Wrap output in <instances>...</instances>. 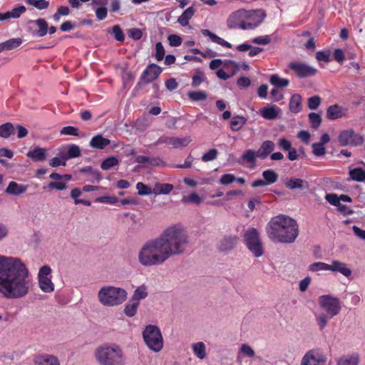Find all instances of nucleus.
<instances>
[{
  "label": "nucleus",
  "instance_id": "nucleus-1",
  "mask_svg": "<svg viewBox=\"0 0 365 365\" xmlns=\"http://www.w3.org/2000/svg\"><path fill=\"white\" fill-rule=\"evenodd\" d=\"M31 284L29 269L20 259L0 255V293L4 297H24Z\"/></svg>",
  "mask_w": 365,
  "mask_h": 365
},
{
  "label": "nucleus",
  "instance_id": "nucleus-2",
  "mask_svg": "<svg viewBox=\"0 0 365 365\" xmlns=\"http://www.w3.org/2000/svg\"><path fill=\"white\" fill-rule=\"evenodd\" d=\"M267 232L272 241L281 243H292L299 235L297 222L284 215H279L271 219L267 225Z\"/></svg>",
  "mask_w": 365,
  "mask_h": 365
},
{
  "label": "nucleus",
  "instance_id": "nucleus-3",
  "mask_svg": "<svg viewBox=\"0 0 365 365\" xmlns=\"http://www.w3.org/2000/svg\"><path fill=\"white\" fill-rule=\"evenodd\" d=\"M158 237L170 257L183 253L188 245V237L180 225L167 227Z\"/></svg>",
  "mask_w": 365,
  "mask_h": 365
},
{
  "label": "nucleus",
  "instance_id": "nucleus-4",
  "mask_svg": "<svg viewBox=\"0 0 365 365\" xmlns=\"http://www.w3.org/2000/svg\"><path fill=\"white\" fill-rule=\"evenodd\" d=\"M169 258L168 254L158 237L146 242L138 255L139 263L144 267L162 264Z\"/></svg>",
  "mask_w": 365,
  "mask_h": 365
},
{
  "label": "nucleus",
  "instance_id": "nucleus-5",
  "mask_svg": "<svg viewBox=\"0 0 365 365\" xmlns=\"http://www.w3.org/2000/svg\"><path fill=\"white\" fill-rule=\"evenodd\" d=\"M97 361L101 365H124L125 357L118 345L102 346L95 353Z\"/></svg>",
  "mask_w": 365,
  "mask_h": 365
},
{
  "label": "nucleus",
  "instance_id": "nucleus-6",
  "mask_svg": "<svg viewBox=\"0 0 365 365\" xmlns=\"http://www.w3.org/2000/svg\"><path fill=\"white\" fill-rule=\"evenodd\" d=\"M98 296L100 302L103 305L113 307L125 301L127 292L124 289L108 286L101 288Z\"/></svg>",
  "mask_w": 365,
  "mask_h": 365
},
{
  "label": "nucleus",
  "instance_id": "nucleus-7",
  "mask_svg": "<svg viewBox=\"0 0 365 365\" xmlns=\"http://www.w3.org/2000/svg\"><path fill=\"white\" fill-rule=\"evenodd\" d=\"M143 337L146 346L154 352H159L163 349V336L156 325H147L143 331Z\"/></svg>",
  "mask_w": 365,
  "mask_h": 365
},
{
  "label": "nucleus",
  "instance_id": "nucleus-8",
  "mask_svg": "<svg viewBox=\"0 0 365 365\" xmlns=\"http://www.w3.org/2000/svg\"><path fill=\"white\" fill-rule=\"evenodd\" d=\"M244 238L248 250L255 257H259L263 255L262 244L257 229L254 227L249 228L245 232Z\"/></svg>",
  "mask_w": 365,
  "mask_h": 365
},
{
  "label": "nucleus",
  "instance_id": "nucleus-9",
  "mask_svg": "<svg viewBox=\"0 0 365 365\" xmlns=\"http://www.w3.org/2000/svg\"><path fill=\"white\" fill-rule=\"evenodd\" d=\"M243 16L246 20L240 25V29L243 30L253 29L259 26L266 16V13L263 9H255L246 11L242 10Z\"/></svg>",
  "mask_w": 365,
  "mask_h": 365
},
{
  "label": "nucleus",
  "instance_id": "nucleus-10",
  "mask_svg": "<svg viewBox=\"0 0 365 365\" xmlns=\"http://www.w3.org/2000/svg\"><path fill=\"white\" fill-rule=\"evenodd\" d=\"M319 304L322 309L327 312L330 318L339 314L341 309L339 299L329 294L319 297Z\"/></svg>",
  "mask_w": 365,
  "mask_h": 365
},
{
  "label": "nucleus",
  "instance_id": "nucleus-11",
  "mask_svg": "<svg viewBox=\"0 0 365 365\" xmlns=\"http://www.w3.org/2000/svg\"><path fill=\"white\" fill-rule=\"evenodd\" d=\"M338 142L341 146L356 147L363 143L364 138L353 129H347L340 131Z\"/></svg>",
  "mask_w": 365,
  "mask_h": 365
},
{
  "label": "nucleus",
  "instance_id": "nucleus-12",
  "mask_svg": "<svg viewBox=\"0 0 365 365\" xmlns=\"http://www.w3.org/2000/svg\"><path fill=\"white\" fill-rule=\"evenodd\" d=\"M288 68L294 71L296 76L299 78L314 76L317 73V70L315 68L300 61H294L290 62L288 64Z\"/></svg>",
  "mask_w": 365,
  "mask_h": 365
},
{
  "label": "nucleus",
  "instance_id": "nucleus-13",
  "mask_svg": "<svg viewBox=\"0 0 365 365\" xmlns=\"http://www.w3.org/2000/svg\"><path fill=\"white\" fill-rule=\"evenodd\" d=\"M326 357L317 350L309 351L303 357L300 365H324Z\"/></svg>",
  "mask_w": 365,
  "mask_h": 365
},
{
  "label": "nucleus",
  "instance_id": "nucleus-14",
  "mask_svg": "<svg viewBox=\"0 0 365 365\" xmlns=\"http://www.w3.org/2000/svg\"><path fill=\"white\" fill-rule=\"evenodd\" d=\"M239 240L237 235H225L220 240L217 249L222 252H231L236 247Z\"/></svg>",
  "mask_w": 365,
  "mask_h": 365
},
{
  "label": "nucleus",
  "instance_id": "nucleus-15",
  "mask_svg": "<svg viewBox=\"0 0 365 365\" xmlns=\"http://www.w3.org/2000/svg\"><path fill=\"white\" fill-rule=\"evenodd\" d=\"M161 73L162 68L159 66L151 63L148 65L143 72L141 80L147 83H150L157 79Z\"/></svg>",
  "mask_w": 365,
  "mask_h": 365
},
{
  "label": "nucleus",
  "instance_id": "nucleus-16",
  "mask_svg": "<svg viewBox=\"0 0 365 365\" xmlns=\"http://www.w3.org/2000/svg\"><path fill=\"white\" fill-rule=\"evenodd\" d=\"M327 118L334 120L339 118L348 116V108L334 104L328 107L327 110Z\"/></svg>",
  "mask_w": 365,
  "mask_h": 365
},
{
  "label": "nucleus",
  "instance_id": "nucleus-17",
  "mask_svg": "<svg viewBox=\"0 0 365 365\" xmlns=\"http://www.w3.org/2000/svg\"><path fill=\"white\" fill-rule=\"evenodd\" d=\"M285 187L289 190H307L309 187V182L301 178H291L285 183Z\"/></svg>",
  "mask_w": 365,
  "mask_h": 365
},
{
  "label": "nucleus",
  "instance_id": "nucleus-18",
  "mask_svg": "<svg viewBox=\"0 0 365 365\" xmlns=\"http://www.w3.org/2000/svg\"><path fill=\"white\" fill-rule=\"evenodd\" d=\"M26 11V7L21 5L13 9L11 11L0 13V21H7L10 19H19Z\"/></svg>",
  "mask_w": 365,
  "mask_h": 365
},
{
  "label": "nucleus",
  "instance_id": "nucleus-19",
  "mask_svg": "<svg viewBox=\"0 0 365 365\" xmlns=\"http://www.w3.org/2000/svg\"><path fill=\"white\" fill-rule=\"evenodd\" d=\"M274 143L272 140L264 141L258 150L257 151V157L262 160H264L274 150Z\"/></svg>",
  "mask_w": 365,
  "mask_h": 365
},
{
  "label": "nucleus",
  "instance_id": "nucleus-20",
  "mask_svg": "<svg viewBox=\"0 0 365 365\" xmlns=\"http://www.w3.org/2000/svg\"><path fill=\"white\" fill-rule=\"evenodd\" d=\"M329 270L332 272H338L346 277H349L351 274V269L349 267H347L346 264L344 262H341L336 260L332 261L331 264H329Z\"/></svg>",
  "mask_w": 365,
  "mask_h": 365
},
{
  "label": "nucleus",
  "instance_id": "nucleus-21",
  "mask_svg": "<svg viewBox=\"0 0 365 365\" xmlns=\"http://www.w3.org/2000/svg\"><path fill=\"white\" fill-rule=\"evenodd\" d=\"M37 26V29L33 32L36 37H43L48 33V24L44 19H38L32 21Z\"/></svg>",
  "mask_w": 365,
  "mask_h": 365
},
{
  "label": "nucleus",
  "instance_id": "nucleus-22",
  "mask_svg": "<svg viewBox=\"0 0 365 365\" xmlns=\"http://www.w3.org/2000/svg\"><path fill=\"white\" fill-rule=\"evenodd\" d=\"M27 190V186L18 184L14 181H11L5 190V192L9 195H20Z\"/></svg>",
  "mask_w": 365,
  "mask_h": 365
},
{
  "label": "nucleus",
  "instance_id": "nucleus-23",
  "mask_svg": "<svg viewBox=\"0 0 365 365\" xmlns=\"http://www.w3.org/2000/svg\"><path fill=\"white\" fill-rule=\"evenodd\" d=\"M201 33L204 36L210 37V40L214 43H216L227 48H231L232 47L230 43L226 41L221 37H219L214 33L211 32L209 29H202Z\"/></svg>",
  "mask_w": 365,
  "mask_h": 365
},
{
  "label": "nucleus",
  "instance_id": "nucleus-24",
  "mask_svg": "<svg viewBox=\"0 0 365 365\" xmlns=\"http://www.w3.org/2000/svg\"><path fill=\"white\" fill-rule=\"evenodd\" d=\"M242 15V10H238L237 11L231 14L227 20V27L230 29H240V25L244 21H241V17Z\"/></svg>",
  "mask_w": 365,
  "mask_h": 365
},
{
  "label": "nucleus",
  "instance_id": "nucleus-25",
  "mask_svg": "<svg viewBox=\"0 0 365 365\" xmlns=\"http://www.w3.org/2000/svg\"><path fill=\"white\" fill-rule=\"evenodd\" d=\"M26 156L35 162L43 161L46 158V150L43 148L36 147L29 151Z\"/></svg>",
  "mask_w": 365,
  "mask_h": 365
},
{
  "label": "nucleus",
  "instance_id": "nucleus-26",
  "mask_svg": "<svg viewBox=\"0 0 365 365\" xmlns=\"http://www.w3.org/2000/svg\"><path fill=\"white\" fill-rule=\"evenodd\" d=\"M110 143V141L109 139L103 138L101 135H97L91 138L90 146L96 149L102 150Z\"/></svg>",
  "mask_w": 365,
  "mask_h": 365
},
{
  "label": "nucleus",
  "instance_id": "nucleus-27",
  "mask_svg": "<svg viewBox=\"0 0 365 365\" xmlns=\"http://www.w3.org/2000/svg\"><path fill=\"white\" fill-rule=\"evenodd\" d=\"M195 9L192 6L186 9L182 14L178 17V22L182 26H186L189 24L190 20L193 17Z\"/></svg>",
  "mask_w": 365,
  "mask_h": 365
},
{
  "label": "nucleus",
  "instance_id": "nucleus-28",
  "mask_svg": "<svg viewBox=\"0 0 365 365\" xmlns=\"http://www.w3.org/2000/svg\"><path fill=\"white\" fill-rule=\"evenodd\" d=\"M289 110L292 113H297L302 110V96L295 93L292 95L289 100Z\"/></svg>",
  "mask_w": 365,
  "mask_h": 365
},
{
  "label": "nucleus",
  "instance_id": "nucleus-29",
  "mask_svg": "<svg viewBox=\"0 0 365 365\" xmlns=\"http://www.w3.org/2000/svg\"><path fill=\"white\" fill-rule=\"evenodd\" d=\"M36 365H59V362L55 356L44 354L36 358Z\"/></svg>",
  "mask_w": 365,
  "mask_h": 365
},
{
  "label": "nucleus",
  "instance_id": "nucleus-30",
  "mask_svg": "<svg viewBox=\"0 0 365 365\" xmlns=\"http://www.w3.org/2000/svg\"><path fill=\"white\" fill-rule=\"evenodd\" d=\"M261 115L267 120H274L278 115L277 107L276 106L264 107L260 110Z\"/></svg>",
  "mask_w": 365,
  "mask_h": 365
},
{
  "label": "nucleus",
  "instance_id": "nucleus-31",
  "mask_svg": "<svg viewBox=\"0 0 365 365\" xmlns=\"http://www.w3.org/2000/svg\"><path fill=\"white\" fill-rule=\"evenodd\" d=\"M40 289L46 293H51L54 290V284L51 277L38 278Z\"/></svg>",
  "mask_w": 365,
  "mask_h": 365
},
{
  "label": "nucleus",
  "instance_id": "nucleus-32",
  "mask_svg": "<svg viewBox=\"0 0 365 365\" xmlns=\"http://www.w3.org/2000/svg\"><path fill=\"white\" fill-rule=\"evenodd\" d=\"M247 118L242 115L234 116L230 121V129L232 131L240 130L247 123Z\"/></svg>",
  "mask_w": 365,
  "mask_h": 365
},
{
  "label": "nucleus",
  "instance_id": "nucleus-33",
  "mask_svg": "<svg viewBox=\"0 0 365 365\" xmlns=\"http://www.w3.org/2000/svg\"><path fill=\"white\" fill-rule=\"evenodd\" d=\"M229 64L230 65L232 69V74L229 75L223 69H219L216 72V75L219 78L225 81L227 80L240 70L239 66L235 61H230Z\"/></svg>",
  "mask_w": 365,
  "mask_h": 365
},
{
  "label": "nucleus",
  "instance_id": "nucleus-34",
  "mask_svg": "<svg viewBox=\"0 0 365 365\" xmlns=\"http://www.w3.org/2000/svg\"><path fill=\"white\" fill-rule=\"evenodd\" d=\"M194 354L200 359H204L206 356L205 345L203 342L199 341L192 345Z\"/></svg>",
  "mask_w": 365,
  "mask_h": 365
},
{
  "label": "nucleus",
  "instance_id": "nucleus-35",
  "mask_svg": "<svg viewBox=\"0 0 365 365\" xmlns=\"http://www.w3.org/2000/svg\"><path fill=\"white\" fill-rule=\"evenodd\" d=\"M15 127L11 123H6L0 125V136L8 138L15 133Z\"/></svg>",
  "mask_w": 365,
  "mask_h": 365
},
{
  "label": "nucleus",
  "instance_id": "nucleus-36",
  "mask_svg": "<svg viewBox=\"0 0 365 365\" xmlns=\"http://www.w3.org/2000/svg\"><path fill=\"white\" fill-rule=\"evenodd\" d=\"M139 302L133 299H130L125 307L124 313L126 316L132 317L135 315L138 307L139 306Z\"/></svg>",
  "mask_w": 365,
  "mask_h": 365
},
{
  "label": "nucleus",
  "instance_id": "nucleus-37",
  "mask_svg": "<svg viewBox=\"0 0 365 365\" xmlns=\"http://www.w3.org/2000/svg\"><path fill=\"white\" fill-rule=\"evenodd\" d=\"M269 82L272 85L277 88L287 87L289 83V81L288 79L280 78L277 74H272L270 76Z\"/></svg>",
  "mask_w": 365,
  "mask_h": 365
},
{
  "label": "nucleus",
  "instance_id": "nucleus-38",
  "mask_svg": "<svg viewBox=\"0 0 365 365\" xmlns=\"http://www.w3.org/2000/svg\"><path fill=\"white\" fill-rule=\"evenodd\" d=\"M173 185L170 183H157L153 192L156 195L169 194L173 190Z\"/></svg>",
  "mask_w": 365,
  "mask_h": 365
},
{
  "label": "nucleus",
  "instance_id": "nucleus-39",
  "mask_svg": "<svg viewBox=\"0 0 365 365\" xmlns=\"http://www.w3.org/2000/svg\"><path fill=\"white\" fill-rule=\"evenodd\" d=\"M350 178L357 182L365 181V171L362 168H356L349 171Z\"/></svg>",
  "mask_w": 365,
  "mask_h": 365
},
{
  "label": "nucleus",
  "instance_id": "nucleus-40",
  "mask_svg": "<svg viewBox=\"0 0 365 365\" xmlns=\"http://www.w3.org/2000/svg\"><path fill=\"white\" fill-rule=\"evenodd\" d=\"M262 177L267 185L274 183L278 178V175L275 171L272 169H268L262 173Z\"/></svg>",
  "mask_w": 365,
  "mask_h": 365
},
{
  "label": "nucleus",
  "instance_id": "nucleus-41",
  "mask_svg": "<svg viewBox=\"0 0 365 365\" xmlns=\"http://www.w3.org/2000/svg\"><path fill=\"white\" fill-rule=\"evenodd\" d=\"M171 140V145L174 148L186 147L191 142V139L189 136L184 138L173 137Z\"/></svg>",
  "mask_w": 365,
  "mask_h": 365
},
{
  "label": "nucleus",
  "instance_id": "nucleus-42",
  "mask_svg": "<svg viewBox=\"0 0 365 365\" xmlns=\"http://www.w3.org/2000/svg\"><path fill=\"white\" fill-rule=\"evenodd\" d=\"M23 40L21 38H10L4 42H2L6 51L15 49L21 46Z\"/></svg>",
  "mask_w": 365,
  "mask_h": 365
},
{
  "label": "nucleus",
  "instance_id": "nucleus-43",
  "mask_svg": "<svg viewBox=\"0 0 365 365\" xmlns=\"http://www.w3.org/2000/svg\"><path fill=\"white\" fill-rule=\"evenodd\" d=\"M119 160L115 156H110L105 159L101 164V168L103 170H108L111 168L118 165Z\"/></svg>",
  "mask_w": 365,
  "mask_h": 365
},
{
  "label": "nucleus",
  "instance_id": "nucleus-44",
  "mask_svg": "<svg viewBox=\"0 0 365 365\" xmlns=\"http://www.w3.org/2000/svg\"><path fill=\"white\" fill-rule=\"evenodd\" d=\"M147 296L148 292H146V287L144 285H143L138 287L134 291L132 299L139 302L140 299L146 298Z\"/></svg>",
  "mask_w": 365,
  "mask_h": 365
},
{
  "label": "nucleus",
  "instance_id": "nucleus-45",
  "mask_svg": "<svg viewBox=\"0 0 365 365\" xmlns=\"http://www.w3.org/2000/svg\"><path fill=\"white\" fill-rule=\"evenodd\" d=\"M26 2L39 10L46 9L49 6V2L46 0H26Z\"/></svg>",
  "mask_w": 365,
  "mask_h": 365
},
{
  "label": "nucleus",
  "instance_id": "nucleus-46",
  "mask_svg": "<svg viewBox=\"0 0 365 365\" xmlns=\"http://www.w3.org/2000/svg\"><path fill=\"white\" fill-rule=\"evenodd\" d=\"M189 98L193 101H203L207 98V94L202 91H190L187 93Z\"/></svg>",
  "mask_w": 365,
  "mask_h": 365
},
{
  "label": "nucleus",
  "instance_id": "nucleus-47",
  "mask_svg": "<svg viewBox=\"0 0 365 365\" xmlns=\"http://www.w3.org/2000/svg\"><path fill=\"white\" fill-rule=\"evenodd\" d=\"M308 117L311 126L314 129L318 128L322 123L321 116L316 113H310Z\"/></svg>",
  "mask_w": 365,
  "mask_h": 365
},
{
  "label": "nucleus",
  "instance_id": "nucleus-48",
  "mask_svg": "<svg viewBox=\"0 0 365 365\" xmlns=\"http://www.w3.org/2000/svg\"><path fill=\"white\" fill-rule=\"evenodd\" d=\"M329 264L322 262H314L311 264L309 267L311 272L324 271L329 270Z\"/></svg>",
  "mask_w": 365,
  "mask_h": 365
},
{
  "label": "nucleus",
  "instance_id": "nucleus-49",
  "mask_svg": "<svg viewBox=\"0 0 365 365\" xmlns=\"http://www.w3.org/2000/svg\"><path fill=\"white\" fill-rule=\"evenodd\" d=\"M81 153L79 147L73 144L69 146L66 154V158L68 159L78 158L81 155Z\"/></svg>",
  "mask_w": 365,
  "mask_h": 365
},
{
  "label": "nucleus",
  "instance_id": "nucleus-50",
  "mask_svg": "<svg viewBox=\"0 0 365 365\" xmlns=\"http://www.w3.org/2000/svg\"><path fill=\"white\" fill-rule=\"evenodd\" d=\"M182 202L184 203L192 202L196 205H199L202 202L200 197L195 192L191 193L189 196H184L182 199Z\"/></svg>",
  "mask_w": 365,
  "mask_h": 365
},
{
  "label": "nucleus",
  "instance_id": "nucleus-51",
  "mask_svg": "<svg viewBox=\"0 0 365 365\" xmlns=\"http://www.w3.org/2000/svg\"><path fill=\"white\" fill-rule=\"evenodd\" d=\"M359 363V359L357 356H351L349 357H342L341 358L337 365H357Z\"/></svg>",
  "mask_w": 365,
  "mask_h": 365
},
{
  "label": "nucleus",
  "instance_id": "nucleus-52",
  "mask_svg": "<svg viewBox=\"0 0 365 365\" xmlns=\"http://www.w3.org/2000/svg\"><path fill=\"white\" fill-rule=\"evenodd\" d=\"M322 101L319 96H314L308 98L307 106L310 110H316L320 105Z\"/></svg>",
  "mask_w": 365,
  "mask_h": 365
},
{
  "label": "nucleus",
  "instance_id": "nucleus-53",
  "mask_svg": "<svg viewBox=\"0 0 365 365\" xmlns=\"http://www.w3.org/2000/svg\"><path fill=\"white\" fill-rule=\"evenodd\" d=\"M218 155V150L215 148L210 149L202 156V160L203 162H209L214 160L217 158Z\"/></svg>",
  "mask_w": 365,
  "mask_h": 365
},
{
  "label": "nucleus",
  "instance_id": "nucleus-54",
  "mask_svg": "<svg viewBox=\"0 0 365 365\" xmlns=\"http://www.w3.org/2000/svg\"><path fill=\"white\" fill-rule=\"evenodd\" d=\"M136 189L138 190V195H148L152 193L151 187L141 182L136 184Z\"/></svg>",
  "mask_w": 365,
  "mask_h": 365
},
{
  "label": "nucleus",
  "instance_id": "nucleus-55",
  "mask_svg": "<svg viewBox=\"0 0 365 365\" xmlns=\"http://www.w3.org/2000/svg\"><path fill=\"white\" fill-rule=\"evenodd\" d=\"M113 34L115 40L120 42H123L125 40V35L119 25H115L112 28Z\"/></svg>",
  "mask_w": 365,
  "mask_h": 365
},
{
  "label": "nucleus",
  "instance_id": "nucleus-56",
  "mask_svg": "<svg viewBox=\"0 0 365 365\" xmlns=\"http://www.w3.org/2000/svg\"><path fill=\"white\" fill-rule=\"evenodd\" d=\"M61 135H68L78 136V128L71 125L62 128L60 131Z\"/></svg>",
  "mask_w": 365,
  "mask_h": 365
},
{
  "label": "nucleus",
  "instance_id": "nucleus-57",
  "mask_svg": "<svg viewBox=\"0 0 365 365\" xmlns=\"http://www.w3.org/2000/svg\"><path fill=\"white\" fill-rule=\"evenodd\" d=\"M118 199L114 196H102L97 197L96 202L114 205L118 202Z\"/></svg>",
  "mask_w": 365,
  "mask_h": 365
},
{
  "label": "nucleus",
  "instance_id": "nucleus-58",
  "mask_svg": "<svg viewBox=\"0 0 365 365\" xmlns=\"http://www.w3.org/2000/svg\"><path fill=\"white\" fill-rule=\"evenodd\" d=\"M257 156V152L254 151L253 150L249 149L244 152L242 158L243 160H246L249 163H254L255 161Z\"/></svg>",
  "mask_w": 365,
  "mask_h": 365
},
{
  "label": "nucleus",
  "instance_id": "nucleus-59",
  "mask_svg": "<svg viewBox=\"0 0 365 365\" xmlns=\"http://www.w3.org/2000/svg\"><path fill=\"white\" fill-rule=\"evenodd\" d=\"M329 315L324 313L319 314L317 317V324L319 325V329L323 330L328 322Z\"/></svg>",
  "mask_w": 365,
  "mask_h": 365
},
{
  "label": "nucleus",
  "instance_id": "nucleus-60",
  "mask_svg": "<svg viewBox=\"0 0 365 365\" xmlns=\"http://www.w3.org/2000/svg\"><path fill=\"white\" fill-rule=\"evenodd\" d=\"M251 41L255 44L267 45L271 42V38L267 35L261 36L253 38Z\"/></svg>",
  "mask_w": 365,
  "mask_h": 365
},
{
  "label": "nucleus",
  "instance_id": "nucleus-61",
  "mask_svg": "<svg viewBox=\"0 0 365 365\" xmlns=\"http://www.w3.org/2000/svg\"><path fill=\"white\" fill-rule=\"evenodd\" d=\"M165 56V49L161 42H158L155 45V58L160 61Z\"/></svg>",
  "mask_w": 365,
  "mask_h": 365
},
{
  "label": "nucleus",
  "instance_id": "nucleus-62",
  "mask_svg": "<svg viewBox=\"0 0 365 365\" xmlns=\"http://www.w3.org/2000/svg\"><path fill=\"white\" fill-rule=\"evenodd\" d=\"M312 152L316 156H322L326 153V149L322 144H319L318 143H314L312 145Z\"/></svg>",
  "mask_w": 365,
  "mask_h": 365
},
{
  "label": "nucleus",
  "instance_id": "nucleus-63",
  "mask_svg": "<svg viewBox=\"0 0 365 365\" xmlns=\"http://www.w3.org/2000/svg\"><path fill=\"white\" fill-rule=\"evenodd\" d=\"M205 81L202 73L197 72L192 76V86L195 88L198 87Z\"/></svg>",
  "mask_w": 365,
  "mask_h": 365
},
{
  "label": "nucleus",
  "instance_id": "nucleus-64",
  "mask_svg": "<svg viewBox=\"0 0 365 365\" xmlns=\"http://www.w3.org/2000/svg\"><path fill=\"white\" fill-rule=\"evenodd\" d=\"M325 199L332 205H340L339 196L334 193L327 194Z\"/></svg>",
  "mask_w": 365,
  "mask_h": 365
}]
</instances>
